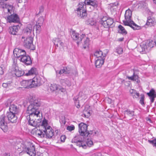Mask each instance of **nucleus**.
Listing matches in <instances>:
<instances>
[{
    "label": "nucleus",
    "mask_w": 156,
    "mask_h": 156,
    "mask_svg": "<svg viewBox=\"0 0 156 156\" xmlns=\"http://www.w3.org/2000/svg\"><path fill=\"white\" fill-rule=\"evenodd\" d=\"M13 67L12 71L14 72L16 76L20 77L23 75H25V72L23 71L19 70L18 69V67H16L15 66H13Z\"/></svg>",
    "instance_id": "nucleus-17"
},
{
    "label": "nucleus",
    "mask_w": 156,
    "mask_h": 156,
    "mask_svg": "<svg viewBox=\"0 0 156 156\" xmlns=\"http://www.w3.org/2000/svg\"><path fill=\"white\" fill-rule=\"evenodd\" d=\"M54 43L55 45L60 48H62L64 45L63 43L58 38L56 39Z\"/></svg>",
    "instance_id": "nucleus-31"
},
{
    "label": "nucleus",
    "mask_w": 156,
    "mask_h": 156,
    "mask_svg": "<svg viewBox=\"0 0 156 156\" xmlns=\"http://www.w3.org/2000/svg\"><path fill=\"white\" fill-rule=\"evenodd\" d=\"M156 97V96L150 97L151 101V103L154 102V98Z\"/></svg>",
    "instance_id": "nucleus-58"
},
{
    "label": "nucleus",
    "mask_w": 156,
    "mask_h": 156,
    "mask_svg": "<svg viewBox=\"0 0 156 156\" xmlns=\"http://www.w3.org/2000/svg\"><path fill=\"white\" fill-rule=\"evenodd\" d=\"M94 55L96 57L104 58L106 56V54H103V52L101 51H96L94 53Z\"/></svg>",
    "instance_id": "nucleus-30"
},
{
    "label": "nucleus",
    "mask_w": 156,
    "mask_h": 156,
    "mask_svg": "<svg viewBox=\"0 0 156 156\" xmlns=\"http://www.w3.org/2000/svg\"><path fill=\"white\" fill-rule=\"evenodd\" d=\"M13 7L12 5H8L7 7V10L8 12L11 14L13 13L14 12L12 10Z\"/></svg>",
    "instance_id": "nucleus-43"
},
{
    "label": "nucleus",
    "mask_w": 156,
    "mask_h": 156,
    "mask_svg": "<svg viewBox=\"0 0 156 156\" xmlns=\"http://www.w3.org/2000/svg\"><path fill=\"white\" fill-rule=\"evenodd\" d=\"M146 43L148 46V47L150 49L152 48L153 47L154 45V41L152 40L148 41H147Z\"/></svg>",
    "instance_id": "nucleus-39"
},
{
    "label": "nucleus",
    "mask_w": 156,
    "mask_h": 156,
    "mask_svg": "<svg viewBox=\"0 0 156 156\" xmlns=\"http://www.w3.org/2000/svg\"><path fill=\"white\" fill-rule=\"evenodd\" d=\"M4 156H10V154L9 153H5L4 154Z\"/></svg>",
    "instance_id": "nucleus-63"
},
{
    "label": "nucleus",
    "mask_w": 156,
    "mask_h": 156,
    "mask_svg": "<svg viewBox=\"0 0 156 156\" xmlns=\"http://www.w3.org/2000/svg\"><path fill=\"white\" fill-rule=\"evenodd\" d=\"M118 5V3L117 2L111 3L109 5V6L111 8L114 7H116Z\"/></svg>",
    "instance_id": "nucleus-53"
},
{
    "label": "nucleus",
    "mask_w": 156,
    "mask_h": 156,
    "mask_svg": "<svg viewBox=\"0 0 156 156\" xmlns=\"http://www.w3.org/2000/svg\"><path fill=\"white\" fill-rule=\"evenodd\" d=\"M21 84L22 86L25 88H33L31 79L23 80L21 82Z\"/></svg>",
    "instance_id": "nucleus-15"
},
{
    "label": "nucleus",
    "mask_w": 156,
    "mask_h": 156,
    "mask_svg": "<svg viewBox=\"0 0 156 156\" xmlns=\"http://www.w3.org/2000/svg\"><path fill=\"white\" fill-rule=\"evenodd\" d=\"M74 140L76 141V144L79 147H82L85 148L87 145L90 147L93 144V141L84 138L81 136H76L74 138Z\"/></svg>",
    "instance_id": "nucleus-3"
},
{
    "label": "nucleus",
    "mask_w": 156,
    "mask_h": 156,
    "mask_svg": "<svg viewBox=\"0 0 156 156\" xmlns=\"http://www.w3.org/2000/svg\"><path fill=\"white\" fill-rule=\"evenodd\" d=\"M109 18L106 16L103 17L101 20L100 23L102 25L103 23H105Z\"/></svg>",
    "instance_id": "nucleus-48"
},
{
    "label": "nucleus",
    "mask_w": 156,
    "mask_h": 156,
    "mask_svg": "<svg viewBox=\"0 0 156 156\" xmlns=\"http://www.w3.org/2000/svg\"><path fill=\"white\" fill-rule=\"evenodd\" d=\"M8 121L7 116H5L4 114H3L0 117V128L4 132L6 131L8 129Z\"/></svg>",
    "instance_id": "nucleus-6"
},
{
    "label": "nucleus",
    "mask_w": 156,
    "mask_h": 156,
    "mask_svg": "<svg viewBox=\"0 0 156 156\" xmlns=\"http://www.w3.org/2000/svg\"><path fill=\"white\" fill-rule=\"evenodd\" d=\"M12 85V82L11 81H9L6 83H4L2 84V86L5 88L10 87Z\"/></svg>",
    "instance_id": "nucleus-38"
},
{
    "label": "nucleus",
    "mask_w": 156,
    "mask_h": 156,
    "mask_svg": "<svg viewBox=\"0 0 156 156\" xmlns=\"http://www.w3.org/2000/svg\"><path fill=\"white\" fill-rule=\"evenodd\" d=\"M32 29V25L30 24L28 25L27 27L23 30L24 37H32L31 32Z\"/></svg>",
    "instance_id": "nucleus-13"
},
{
    "label": "nucleus",
    "mask_w": 156,
    "mask_h": 156,
    "mask_svg": "<svg viewBox=\"0 0 156 156\" xmlns=\"http://www.w3.org/2000/svg\"><path fill=\"white\" fill-rule=\"evenodd\" d=\"M77 99H78V100H77L76 99L75 100L74 99V100L75 101V105H76V107L78 108H79L80 107V105L79 104V99H80V98L78 97L77 98Z\"/></svg>",
    "instance_id": "nucleus-45"
},
{
    "label": "nucleus",
    "mask_w": 156,
    "mask_h": 156,
    "mask_svg": "<svg viewBox=\"0 0 156 156\" xmlns=\"http://www.w3.org/2000/svg\"><path fill=\"white\" fill-rule=\"evenodd\" d=\"M34 156H42V154L40 152H37V153L35 152Z\"/></svg>",
    "instance_id": "nucleus-57"
},
{
    "label": "nucleus",
    "mask_w": 156,
    "mask_h": 156,
    "mask_svg": "<svg viewBox=\"0 0 156 156\" xmlns=\"http://www.w3.org/2000/svg\"><path fill=\"white\" fill-rule=\"evenodd\" d=\"M71 36L73 40L77 41V43L78 45L81 42L82 39L84 38V37L85 36V35L84 34H82L81 36L79 37V34L75 31L73 30L71 32Z\"/></svg>",
    "instance_id": "nucleus-7"
},
{
    "label": "nucleus",
    "mask_w": 156,
    "mask_h": 156,
    "mask_svg": "<svg viewBox=\"0 0 156 156\" xmlns=\"http://www.w3.org/2000/svg\"><path fill=\"white\" fill-rule=\"evenodd\" d=\"M96 133V131H88L86 132L85 134L84 135V136L86 137H87L88 136H89L90 137H92L93 136L95 135Z\"/></svg>",
    "instance_id": "nucleus-35"
},
{
    "label": "nucleus",
    "mask_w": 156,
    "mask_h": 156,
    "mask_svg": "<svg viewBox=\"0 0 156 156\" xmlns=\"http://www.w3.org/2000/svg\"><path fill=\"white\" fill-rule=\"evenodd\" d=\"M25 37L23 36L22 41L23 42V45L26 48L31 50H34L35 47L33 44V38L32 37H26L25 39Z\"/></svg>",
    "instance_id": "nucleus-5"
},
{
    "label": "nucleus",
    "mask_w": 156,
    "mask_h": 156,
    "mask_svg": "<svg viewBox=\"0 0 156 156\" xmlns=\"http://www.w3.org/2000/svg\"><path fill=\"white\" fill-rule=\"evenodd\" d=\"M84 44L83 46V48L85 49L87 47H88L89 45V39L88 37H86L85 39H84Z\"/></svg>",
    "instance_id": "nucleus-36"
},
{
    "label": "nucleus",
    "mask_w": 156,
    "mask_h": 156,
    "mask_svg": "<svg viewBox=\"0 0 156 156\" xmlns=\"http://www.w3.org/2000/svg\"><path fill=\"white\" fill-rule=\"evenodd\" d=\"M14 56L20 60V58L24 56L26 54V52L24 50H22L18 48H16L13 51Z\"/></svg>",
    "instance_id": "nucleus-9"
},
{
    "label": "nucleus",
    "mask_w": 156,
    "mask_h": 156,
    "mask_svg": "<svg viewBox=\"0 0 156 156\" xmlns=\"http://www.w3.org/2000/svg\"><path fill=\"white\" fill-rule=\"evenodd\" d=\"M40 105V102L37 99H33L27 107V111L29 115L27 117V119H28L29 124L33 126H37L35 120L37 118L40 117V113L38 109Z\"/></svg>",
    "instance_id": "nucleus-1"
},
{
    "label": "nucleus",
    "mask_w": 156,
    "mask_h": 156,
    "mask_svg": "<svg viewBox=\"0 0 156 156\" xmlns=\"http://www.w3.org/2000/svg\"><path fill=\"white\" fill-rule=\"evenodd\" d=\"M76 13L78 16L82 19L86 18L87 16L86 9L83 10L82 11L76 12Z\"/></svg>",
    "instance_id": "nucleus-21"
},
{
    "label": "nucleus",
    "mask_w": 156,
    "mask_h": 156,
    "mask_svg": "<svg viewBox=\"0 0 156 156\" xmlns=\"http://www.w3.org/2000/svg\"><path fill=\"white\" fill-rule=\"evenodd\" d=\"M20 19L18 15L14 13L9 16L7 17V21L9 23H18Z\"/></svg>",
    "instance_id": "nucleus-11"
},
{
    "label": "nucleus",
    "mask_w": 156,
    "mask_h": 156,
    "mask_svg": "<svg viewBox=\"0 0 156 156\" xmlns=\"http://www.w3.org/2000/svg\"><path fill=\"white\" fill-rule=\"evenodd\" d=\"M131 95L133 96L134 98V97L137 98L139 97L140 94L139 93H137L136 92V91L135 92H134V93Z\"/></svg>",
    "instance_id": "nucleus-50"
},
{
    "label": "nucleus",
    "mask_w": 156,
    "mask_h": 156,
    "mask_svg": "<svg viewBox=\"0 0 156 156\" xmlns=\"http://www.w3.org/2000/svg\"><path fill=\"white\" fill-rule=\"evenodd\" d=\"M79 127V132L80 133V135L84 137V135L87 131V126L83 122H81L78 125Z\"/></svg>",
    "instance_id": "nucleus-8"
},
{
    "label": "nucleus",
    "mask_w": 156,
    "mask_h": 156,
    "mask_svg": "<svg viewBox=\"0 0 156 156\" xmlns=\"http://www.w3.org/2000/svg\"><path fill=\"white\" fill-rule=\"evenodd\" d=\"M34 28L36 29L37 32L39 33L41 29V26L40 25H37L34 27Z\"/></svg>",
    "instance_id": "nucleus-49"
},
{
    "label": "nucleus",
    "mask_w": 156,
    "mask_h": 156,
    "mask_svg": "<svg viewBox=\"0 0 156 156\" xmlns=\"http://www.w3.org/2000/svg\"><path fill=\"white\" fill-rule=\"evenodd\" d=\"M4 71L3 70L2 68L0 67V74L2 75L3 74Z\"/></svg>",
    "instance_id": "nucleus-60"
},
{
    "label": "nucleus",
    "mask_w": 156,
    "mask_h": 156,
    "mask_svg": "<svg viewBox=\"0 0 156 156\" xmlns=\"http://www.w3.org/2000/svg\"><path fill=\"white\" fill-rule=\"evenodd\" d=\"M86 5L85 4V1L84 2H81L79 3L78 5V8L77 9L76 11V12H78L79 11H82L84 9H86Z\"/></svg>",
    "instance_id": "nucleus-22"
},
{
    "label": "nucleus",
    "mask_w": 156,
    "mask_h": 156,
    "mask_svg": "<svg viewBox=\"0 0 156 156\" xmlns=\"http://www.w3.org/2000/svg\"><path fill=\"white\" fill-rule=\"evenodd\" d=\"M66 139V137L65 135H62L60 137L61 140L62 142H64Z\"/></svg>",
    "instance_id": "nucleus-55"
},
{
    "label": "nucleus",
    "mask_w": 156,
    "mask_h": 156,
    "mask_svg": "<svg viewBox=\"0 0 156 156\" xmlns=\"http://www.w3.org/2000/svg\"><path fill=\"white\" fill-rule=\"evenodd\" d=\"M37 73V69L34 67L32 68L31 69L28 71V73H25V75L29 76L36 74Z\"/></svg>",
    "instance_id": "nucleus-25"
},
{
    "label": "nucleus",
    "mask_w": 156,
    "mask_h": 156,
    "mask_svg": "<svg viewBox=\"0 0 156 156\" xmlns=\"http://www.w3.org/2000/svg\"><path fill=\"white\" fill-rule=\"evenodd\" d=\"M16 114L12 112H7L6 115L8 121L12 123H16L17 119V116L16 115Z\"/></svg>",
    "instance_id": "nucleus-12"
},
{
    "label": "nucleus",
    "mask_w": 156,
    "mask_h": 156,
    "mask_svg": "<svg viewBox=\"0 0 156 156\" xmlns=\"http://www.w3.org/2000/svg\"><path fill=\"white\" fill-rule=\"evenodd\" d=\"M64 69H66L65 70V72H66L65 73V74H66V73H69L70 72V69L69 68H67L66 67H64Z\"/></svg>",
    "instance_id": "nucleus-56"
},
{
    "label": "nucleus",
    "mask_w": 156,
    "mask_h": 156,
    "mask_svg": "<svg viewBox=\"0 0 156 156\" xmlns=\"http://www.w3.org/2000/svg\"><path fill=\"white\" fill-rule=\"evenodd\" d=\"M58 87L56 84H51L50 86V89L51 91H54L57 90Z\"/></svg>",
    "instance_id": "nucleus-42"
},
{
    "label": "nucleus",
    "mask_w": 156,
    "mask_h": 156,
    "mask_svg": "<svg viewBox=\"0 0 156 156\" xmlns=\"http://www.w3.org/2000/svg\"><path fill=\"white\" fill-rule=\"evenodd\" d=\"M44 11V7L43 6H41L39 8V13L42 12Z\"/></svg>",
    "instance_id": "nucleus-59"
},
{
    "label": "nucleus",
    "mask_w": 156,
    "mask_h": 156,
    "mask_svg": "<svg viewBox=\"0 0 156 156\" xmlns=\"http://www.w3.org/2000/svg\"><path fill=\"white\" fill-rule=\"evenodd\" d=\"M141 48L142 49L141 52L143 53H146L148 52L150 50L147 44H143L140 45Z\"/></svg>",
    "instance_id": "nucleus-28"
},
{
    "label": "nucleus",
    "mask_w": 156,
    "mask_h": 156,
    "mask_svg": "<svg viewBox=\"0 0 156 156\" xmlns=\"http://www.w3.org/2000/svg\"><path fill=\"white\" fill-rule=\"evenodd\" d=\"M48 126L47 120L46 119L44 120L42 122L41 126L44 128V129L46 130Z\"/></svg>",
    "instance_id": "nucleus-41"
},
{
    "label": "nucleus",
    "mask_w": 156,
    "mask_h": 156,
    "mask_svg": "<svg viewBox=\"0 0 156 156\" xmlns=\"http://www.w3.org/2000/svg\"><path fill=\"white\" fill-rule=\"evenodd\" d=\"M116 52L119 54H122L123 52V49L122 48L117 47L116 49Z\"/></svg>",
    "instance_id": "nucleus-47"
},
{
    "label": "nucleus",
    "mask_w": 156,
    "mask_h": 156,
    "mask_svg": "<svg viewBox=\"0 0 156 156\" xmlns=\"http://www.w3.org/2000/svg\"><path fill=\"white\" fill-rule=\"evenodd\" d=\"M61 82H63V85H65V84L68 86H70L71 84L70 80L68 79L62 80Z\"/></svg>",
    "instance_id": "nucleus-37"
},
{
    "label": "nucleus",
    "mask_w": 156,
    "mask_h": 156,
    "mask_svg": "<svg viewBox=\"0 0 156 156\" xmlns=\"http://www.w3.org/2000/svg\"><path fill=\"white\" fill-rule=\"evenodd\" d=\"M136 91V90L134 89H131L129 91V92L130 94L132 95L134 93V92H135Z\"/></svg>",
    "instance_id": "nucleus-61"
},
{
    "label": "nucleus",
    "mask_w": 156,
    "mask_h": 156,
    "mask_svg": "<svg viewBox=\"0 0 156 156\" xmlns=\"http://www.w3.org/2000/svg\"><path fill=\"white\" fill-rule=\"evenodd\" d=\"M89 107L86 106L83 111V115L86 118H88L91 115L90 110L88 108Z\"/></svg>",
    "instance_id": "nucleus-26"
},
{
    "label": "nucleus",
    "mask_w": 156,
    "mask_h": 156,
    "mask_svg": "<svg viewBox=\"0 0 156 156\" xmlns=\"http://www.w3.org/2000/svg\"><path fill=\"white\" fill-rule=\"evenodd\" d=\"M51 127L50 126H48L46 130L44 129L45 135L47 138L51 139L54 136V132L51 130Z\"/></svg>",
    "instance_id": "nucleus-16"
},
{
    "label": "nucleus",
    "mask_w": 156,
    "mask_h": 156,
    "mask_svg": "<svg viewBox=\"0 0 156 156\" xmlns=\"http://www.w3.org/2000/svg\"><path fill=\"white\" fill-rule=\"evenodd\" d=\"M156 24V21L155 19L150 16L147 18V22L146 23V25L150 27L154 26Z\"/></svg>",
    "instance_id": "nucleus-18"
},
{
    "label": "nucleus",
    "mask_w": 156,
    "mask_h": 156,
    "mask_svg": "<svg viewBox=\"0 0 156 156\" xmlns=\"http://www.w3.org/2000/svg\"><path fill=\"white\" fill-rule=\"evenodd\" d=\"M134 112L133 111H130L129 109H127L124 112V113L125 115V117H126L127 116L130 117H132L134 115Z\"/></svg>",
    "instance_id": "nucleus-27"
},
{
    "label": "nucleus",
    "mask_w": 156,
    "mask_h": 156,
    "mask_svg": "<svg viewBox=\"0 0 156 156\" xmlns=\"http://www.w3.org/2000/svg\"><path fill=\"white\" fill-rule=\"evenodd\" d=\"M20 60L27 65H30L32 63L30 57L28 55H26V54L20 58Z\"/></svg>",
    "instance_id": "nucleus-14"
},
{
    "label": "nucleus",
    "mask_w": 156,
    "mask_h": 156,
    "mask_svg": "<svg viewBox=\"0 0 156 156\" xmlns=\"http://www.w3.org/2000/svg\"><path fill=\"white\" fill-rule=\"evenodd\" d=\"M66 129L69 131H71L74 129L75 127L73 125H72V126H68L66 128Z\"/></svg>",
    "instance_id": "nucleus-51"
},
{
    "label": "nucleus",
    "mask_w": 156,
    "mask_h": 156,
    "mask_svg": "<svg viewBox=\"0 0 156 156\" xmlns=\"http://www.w3.org/2000/svg\"><path fill=\"white\" fill-rule=\"evenodd\" d=\"M33 88L38 86H40L43 83V81L41 78L38 76H35L31 79Z\"/></svg>",
    "instance_id": "nucleus-10"
},
{
    "label": "nucleus",
    "mask_w": 156,
    "mask_h": 156,
    "mask_svg": "<svg viewBox=\"0 0 156 156\" xmlns=\"http://www.w3.org/2000/svg\"><path fill=\"white\" fill-rule=\"evenodd\" d=\"M155 91L153 89H151L150 91L149 92L147 93V95L150 97L156 96V95L155 94Z\"/></svg>",
    "instance_id": "nucleus-40"
},
{
    "label": "nucleus",
    "mask_w": 156,
    "mask_h": 156,
    "mask_svg": "<svg viewBox=\"0 0 156 156\" xmlns=\"http://www.w3.org/2000/svg\"><path fill=\"white\" fill-rule=\"evenodd\" d=\"M118 28L119 29V33L124 35H126L127 34V31L126 30L124 27H123L122 25H119L118 26Z\"/></svg>",
    "instance_id": "nucleus-33"
},
{
    "label": "nucleus",
    "mask_w": 156,
    "mask_h": 156,
    "mask_svg": "<svg viewBox=\"0 0 156 156\" xmlns=\"http://www.w3.org/2000/svg\"><path fill=\"white\" fill-rule=\"evenodd\" d=\"M45 132L44 130H42L39 129L36 132V134L37 135L38 137L40 138H43L45 136Z\"/></svg>",
    "instance_id": "nucleus-32"
},
{
    "label": "nucleus",
    "mask_w": 156,
    "mask_h": 156,
    "mask_svg": "<svg viewBox=\"0 0 156 156\" xmlns=\"http://www.w3.org/2000/svg\"><path fill=\"white\" fill-rule=\"evenodd\" d=\"M113 23V21L112 19L109 18L105 23L102 25L105 28L109 27Z\"/></svg>",
    "instance_id": "nucleus-23"
},
{
    "label": "nucleus",
    "mask_w": 156,
    "mask_h": 156,
    "mask_svg": "<svg viewBox=\"0 0 156 156\" xmlns=\"http://www.w3.org/2000/svg\"><path fill=\"white\" fill-rule=\"evenodd\" d=\"M127 78L133 81L138 82V76L137 75H135L134 73L133 75L131 76H127Z\"/></svg>",
    "instance_id": "nucleus-34"
},
{
    "label": "nucleus",
    "mask_w": 156,
    "mask_h": 156,
    "mask_svg": "<svg viewBox=\"0 0 156 156\" xmlns=\"http://www.w3.org/2000/svg\"><path fill=\"white\" fill-rule=\"evenodd\" d=\"M88 23L91 25H94L95 24V22L92 19H89L88 21Z\"/></svg>",
    "instance_id": "nucleus-52"
},
{
    "label": "nucleus",
    "mask_w": 156,
    "mask_h": 156,
    "mask_svg": "<svg viewBox=\"0 0 156 156\" xmlns=\"http://www.w3.org/2000/svg\"><path fill=\"white\" fill-rule=\"evenodd\" d=\"M9 112H12L14 114H17L19 112V108H17L16 105L13 104L10 105L9 108Z\"/></svg>",
    "instance_id": "nucleus-20"
},
{
    "label": "nucleus",
    "mask_w": 156,
    "mask_h": 156,
    "mask_svg": "<svg viewBox=\"0 0 156 156\" xmlns=\"http://www.w3.org/2000/svg\"><path fill=\"white\" fill-rule=\"evenodd\" d=\"M105 58H100L96 60L95 62L96 67L97 68L100 67L104 64Z\"/></svg>",
    "instance_id": "nucleus-24"
},
{
    "label": "nucleus",
    "mask_w": 156,
    "mask_h": 156,
    "mask_svg": "<svg viewBox=\"0 0 156 156\" xmlns=\"http://www.w3.org/2000/svg\"><path fill=\"white\" fill-rule=\"evenodd\" d=\"M20 149H22V152L25 151L30 156H34L35 151L34 145L27 142L21 144Z\"/></svg>",
    "instance_id": "nucleus-4"
},
{
    "label": "nucleus",
    "mask_w": 156,
    "mask_h": 156,
    "mask_svg": "<svg viewBox=\"0 0 156 156\" xmlns=\"http://www.w3.org/2000/svg\"><path fill=\"white\" fill-rule=\"evenodd\" d=\"M20 27L18 25L13 26L9 28V32L13 35H16L18 30Z\"/></svg>",
    "instance_id": "nucleus-19"
},
{
    "label": "nucleus",
    "mask_w": 156,
    "mask_h": 156,
    "mask_svg": "<svg viewBox=\"0 0 156 156\" xmlns=\"http://www.w3.org/2000/svg\"><path fill=\"white\" fill-rule=\"evenodd\" d=\"M148 142L152 145L154 147H155L156 148V138L152 140H148Z\"/></svg>",
    "instance_id": "nucleus-44"
},
{
    "label": "nucleus",
    "mask_w": 156,
    "mask_h": 156,
    "mask_svg": "<svg viewBox=\"0 0 156 156\" xmlns=\"http://www.w3.org/2000/svg\"><path fill=\"white\" fill-rule=\"evenodd\" d=\"M66 69H64L63 68L62 69H61V70H60L58 72V73H59L60 74H62L63 73H65V70Z\"/></svg>",
    "instance_id": "nucleus-54"
},
{
    "label": "nucleus",
    "mask_w": 156,
    "mask_h": 156,
    "mask_svg": "<svg viewBox=\"0 0 156 156\" xmlns=\"http://www.w3.org/2000/svg\"><path fill=\"white\" fill-rule=\"evenodd\" d=\"M140 103L142 105H144V96L143 94H141L140 95Z\"/></svg>",
    "instance_id": "nucleus-46"
},
{
    "label": "nucleus",
    "mask_w": 156,
    "mask_h": 156,
    "mask_svg": "<svg viewBox=\"0 0 156 156\" xmlns=\"http://www.w3.org/2000/svg\"><path fill=\"white\" fill-rule=\"evenodd\" d=\"M132 11L129 9L126 11L125 17L126 20H123V23L125 26H128L131 27L134 30H140L141 27L136 25L131 20Z\"/></svg>",
    "instance_id": "nucleus-2"
},
{
    "label": "nucleus",
    "mask_w": 156,
    "mask_h": 156,
    "mask_svg": "<svg viewBox=\"0 0 156 156\" xmlns=\"http://www.w3.org/2000/svg\"><path fill=\"white\" fill-rule=\"evenodd\" d=\"M106 100L108 101L109 103H111L112 100L111 99L108 98L106 99Z\"/></svg>",
    "instance_id": "nucleus-62"
},
{
    "label": "nucleus",
    "mask_w": 156,
    "mask_h": 156,
    "mask_svg": "<svg viewBox=\"0 0 156 156\" xmlns=\"http://www.w3.org/2000/svg\"><path fill=\"white\" fill-rule=\"evenodd\" d=\"M85 3L86 5H90L94 7L97 6V3L96 2L91 0H85Z\"/></svg>",
    "instance_id": "nucleus-29"
},
{
    "label": "nucleus",
    "mask_w": 156,
    "mask_h": 156,
    "mask_svg": "<svg viewBox=\"0 0 156 156\" xmlns=\"http://www.w3.org/2000/svg\"><path fill=\"white\" fill-rule=\"evenodd\" d=\"M123 39H124L123 38H119L118 39V41H123Z\"/></svg>",
    "instance_id": "nucleus-64"
}]
</instances>
